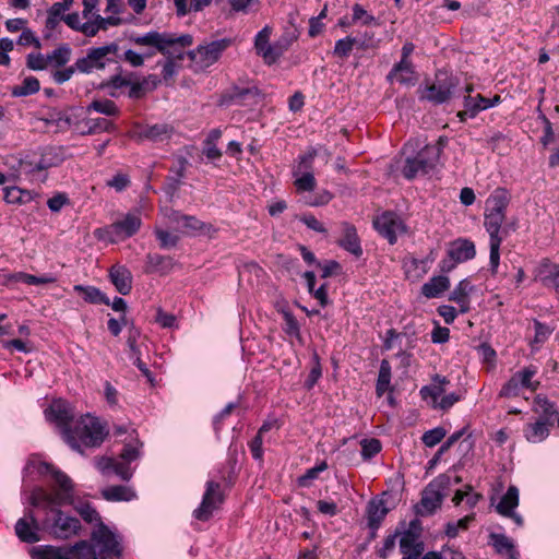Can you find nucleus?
Returning <instances> with one entry per match:
<instances>
[{
	"label": "nucleus",
	"mask_w": 559,
	"mask_h": 559,
	"mask_svg": "<svg viewBox=\"0 0 559 559\" xmlns=\"http://www.w3.org/2000/svg\"><path fill=\"white\" fill-rule=\"evenodd\" d=\"M130 40L139 47H151L167 57L163 64V79L168 84L178 70V61L183 59V49L193 41L191 35L176 36L169 33L147 32L143 35L131 36Z\"/></svg>",
	"instance_id": "f257e3e1"
},
{
	"label": "nucleus",
	"mask_w": 559,
	"mask_h": 559,
	"mask_svg": "<svg viewBox=\"0 0 559 559\" xmlns=\"http://www.w3.org/2000/svg\"><path fill=\"white\" fill-rule=\"evenodd\" d=\"M43 472L51 476L50 491L43 488L34 489L29 497L31 504L37 509H48L72 503L74 486L70 477L49 464L43 465Z\"/></svg>",
	"instance_id": "f03ea898"
},
{
	"label": "nucleus",
	"mask_w": 559,
	"mask_h": 559,
	"mask_svg": "<svg viewBox=\"0 0 559 559\" xmlns=\"http://www.w3.org/2000/svg\"><path fill=\"white\" fill-rule=\"evenodd\" d=\"M107 436L105 427L98 418L83 415L64 430V441L75 451L83 453L84 448L99 447Z\"/></svg>",
	"instance_id": "7ed1b4c3"
},
{
	"label": "nucleus",
	"mask_w": 559,
	"mask_h": 559,
	"mask_svg": "<svg viewBox=\"0 0 559 559\" xmlns=\"http://www.w3.org/2000/svg\"><path fill=\"white\" fill-rule=\"evenodd\" d=\"M141 224V217L138 213H128L122 219L106 227L97 228L94 235L98 240L115 243L136 234Z\"/></svg>",
	"instance_id": "20e7f679"
},
{
	"label": "nucleus",
	"mask_w": 559,
	"mask_h": 559,
	"mask_svg": "<svg viewBox=\"0 0 559 559\" xmlns=\"http://www.w3.org/2000/svg\"><path fill=\"white\" fill-rule=\"evenodd\" d=\"M41 510L47 513L44 525L56 538L68 539L79 534L81 523L76 518L66 514L59 507Z\"/></svg>",
	"instance_id": "39448f33"
},
{
	"label": "nucleus",
	"mask_w": 559,
	"mask_h": 559,
	"mask_svg": "<svg viewBox=\"0 0 559 559\" xmlns=\"http://www.w3.org/2000/svg\"><path fill=\"white\" fill-rule=\"evenodd\" d=\"M459 85V80L452 74L439 71L430 85L420 90V99L435 105H441L451 99Z\"/></svg>",
	"instance_id": "423d86ee"
},
{
	"label": "nucleus",
	"mask_w": 559,
	"mask_h": 559,
	"mask_svg": "<svg viewBox=\"0 0 559 559\" xmlns=\"http://www.w3.org/2000/svg\"><path fill=\"white\" fill-rule=\"evenodd\" d=\"M450 484L451 478L447 474H440L431 480L423 491L420 502L416 507L417 514L421 516L430 515L439 509Z\"/></svg>",
	"instance_id": "0eeeda50"
},
{
	"label": "nucleus",
	"mask_w": 559,
	"mask_h": 559,
	"mask_svg": "<svg viewBox=\"0 0 559 559\" xmlns=\"http://www.w3.org/2000/svg\"><path fill=\"white\" fill-rule=\"evenodd\" d=\"M92 546L96 552V559H114L121 555V546L117 536L103 523L92 532Z\"/></svg>",
	"instance_id": "6e6552de"
},
{
	"label": "nucleus",
	"mask_w": 559,
	"mask_h": 559,
	"mask_svg": "<svg viewBox=\"0 0 559 559\" xmlns=\"http://www.w3.org/2000/svg\"><path fill=\"white\" fill-rule=\"evenodd\" d=\"M504 219L506 217L501 215L487 212L484 214V226L489 234V270L492 275L497 274L499 267L500 246L503 240L502 236H500V233H506V230L502 229Z\"/></svg>",
	"instance_id": "1a4fd4ad"
},
{
	"label": "nucleus",
	"mask_w": 559,
	"mask_h": 559,
	"mask_svg": "<svg viewBox=\"0 0 559 559\" xmlns=\"http://www.w3.org/2000/svg\"><path fill=\"white\" fill-rule=\"evenodd\" d=\"M119 50L116 43H110L102 47L91 48L86 56L76 60L78 71L81 73H92L95 70H103L108 63L115 62L111 56Z\"/></svg>",
	"instance_id": "9d476101"
},
{
	"label": "nucleus",
	"mask_w": 559,
	"mask_h": 559,
	"mask_svg": "<svg viewBox=\"0 0 559 559\" xmlns=\"http://www.w3.org/2000/svg\"><path fill=\"white\" fill-rule=\"evenodd\" d=\"M438 150L435 147H423L415 157H407L402 168L403 176L412 180L419 175L428 174L438 163Z\"/></svg>",
	"instance_id": "9b49d317"
},
{
	"label": "nucleus",
	"mask_w": 559,
	"mask_h": 559,
	"mask_svg": "<svg viewBox=\"0 0 559 559\" xmlns=\"http://www.w3.org/2000/svg\"><path fill=\"white\" fill-rule=\"evenodd\" d=\"M38 559H96L92 545L82 540L72 547L45 546L37 550Z\"/></svg>",
	"instance_id": "f8f14e48"
},
{
	"label": "nucleus",
	"mask_w": 559,
	"mask_h": 559,
	"mask_svg": "<svg viewBox=\"0 0 559 559\" xmlns=\"http://www.w3.org/2000/svg\"><path fill=\"white\" fill-rule=\"evenodd\" d=\"M537 370L533 366L525 367L524 369L516 371L501 388L499 392L500 397H516L521 394L522 389H528L532 392L536 391L539 382L532 381Z\"/></svg>",
	"instance_id": "ddd939ff"
},
{
	"label": "nucleus",
	"mask_w": 559,
	"mask_h": 559,
	"mask_svg": "<svg viewBox=\"0 0 559 559\" xmlns=\"http://www.w3.org/2000/svg\"><path fill=\"white\" fill-rule=\"evenodd\" d=\"M231 40L222 38L198 46L194 50L189 52L193 62L201 68H207L215 63L222 53L230 46Z\"/></svg>",
	"instance_id": "4468645a"
},
{
	"label": "nucleus",
	"mask_w": 559,
	"mask_h": 559,
	"mask_svg": "<svg viewBox=\"0 0 559 559\" xmlns=\"http://www.w3.org/2000/svg\"><path fill=\"white\" fill-rule=\"evenodd\" d=\"M223 501L224 496L221 490V485L215 481H207L202 502L193 512L194 518L200 521H207L214 510H216Z\"/></svg>",
	"instance_id": "2eb2a0df"
},
{
	"label": "nucleus",
	"mask_w": 559,
	"mask_h": 559,
	"mask_svg": "<svg viewBox=\"0 0 559 559\" xmlns=\"http://www.w3.org/2000/svg\"><path fill=\"white\" fill-rule=\"evenodd\" d=\"M45 416L59 428L62 436L75 420L71 406L63 400H55L45 411Z\"/></svg>",
	"instance_id": "dca6fc26"
},
{
	"label": "nucleus",
	"mask_w": 559,
	"mask_h": 559,
	"mask_svg": "<svg viewBox=\"0 0 559 559\" xmlns=\"http://www.w3.org/2000/svg\"><path fill=\"white\" fill-rule=\"evenodd\" d=\"M378 233L388 239L390 243L396 241L397 234L403 231V223L399 216L392 212H385L373 221Z\"/></svg>",
	"instance_id": "f3484780"
},
{
	"label": "nucleus",
	"mask_w": 559,
	"mask_h": 559,
	"mask_svg": "<svg viewBox=\"0 0 559 559\" xmlns=\"http://www.w3.org/2000/svg\"><path fill=\"white\" fill-rule=\"evenodd\" d=\"M168 218L171 223L177 224L180 228H182L187 233H203V234H210L215 233L216 229L213 225L206 224L195 216L191 215H185L180 212L173 211Z\"/></svg>",
	"instance_id": "a211bd4d"
},
{
	"label": "nucleus",
	"mask_w": 559,
	"mask_h": 559,
	"mask_svg": "<svg viewBox=\"0 0 559 559\" xmlns=\"http://www.w3.org/2000/svg\"><path fill=\"white\" fill-rule=\"evenodd\" d=\"M15 534L20 540L27 544H34L40 540L38 523L32 511H28L24 518L16 522Z\"/></svg>",
	"instance_id": "6ab92c4d"
},
{
	"label": "nucleus",
	"mask_w": 559,
	"mask_h": 559,
	"mask_svg": "<svg viewBox=\"0 0 559 559\" xmlns=\"http://www.w3.org/2000/svg\"><path fill=\"white\" fill-rule=\"evenodd\" d=\"M447 253L454 261L462 263L472 260L476 254V249L472 240L459 238L450 243Z\"/></svg>",
	"instance_id": "aec40b11"
},
{
	"label": "nucleus",
	"mask_w": 559,
	"mask_h": 559,
	"mask_svg": "<svg viewBox=\"0 0 559 559\" xmlns=\"http://www.w3.org/2000/svg\"><path fill=\"white\" fill-rule=\"evenodd\" d=\"M109 278L121 295L130 294L132 289V274L124 265L116 264L109 270Z\"/></svg>",
	"instance_id": "412c9836"
},
{
	"label": "nucleus",
	"mask_w": 559,
	"mask_h": 559,
	"mask_svg": "<svg viewBox=\"0 0 559 559\" xmlns=\"http://www.w3.org/2000/svg\"><path fill=\"white\" fill-rule=\"evenodd\" d=\"M388 80L396 81L402 85L414 86L417 74L412 62H397L388 74Z\"/></svg>",
	"instance_id": "4be33fe9"
},
{
	"label": "nucleus",
	"mask_w": 559,
	"mask_h": 559,
	"mask_svg": "<svg viewBox=\"0 0 559 559\" xmlns=\"http://www.w3.org/2000/svg\"><path fill=\"white\" fill-rule=\"evenodd\" d=\"M419 527L418 521H412L409 528L400 536V550L402 554H413L419 550L424 551V544L419 542V535L415 532Z\"/></svg>",
	"instance_id": "5701e85b"
},
{
	"label": "nucleus",
	"mask_w": 559,
	"mask_h": 559,
	"mask_svg": "<svg viewBox=\"0 0 559 559\" xmlns=\"http://www.w3.org/2000/svg\"><path fill=\"white\" fill-rule=\"evenodd\" d=\"M490 545L495 551L504 557L506 559H519L520 554L515 548V545L511 538L504 534L491 533L489 535Z\"/></svg>",
	"instance_id": "b1692460"
},
{
	"label": "nucleus",
	"mask_w": 559,
	"mask_h": 559,
	"mask_svg": "<svg viewBox=\"0 0 559 559\" xmlns=\"http://www.w3.org/2000/svg\"><path fill=\"white\" fill-rule=\"evenodd\" d=\"M510 203V193L503 188H497L487 199L485 212L506 217V211Z\"/></svg>",
	"instance_id": "393cba45"
},
{
	"label": "nucleus",
	"mask_w": 559,
	"mask_h": 559,
	"mask_svg": "<svg viewBox=\"0 0 559 559\" xmlns=\"http://www.w3.org/2000/svg\"><path fill=\"white\" fill-rule=\"evenodd\" d=\"M474 286L468 280H462L451 293L449 299L454 301L460 307L461 313H466L471 309L469 294L473 292Z\"/></svg>",
	"instance_id": "a878e982"
},
{
	"label": "nucleus",
	"mask_w": 559,
	"mask_h": 559,
	"mask_svg": "<svg viewBox=\"0 0 559 559\" xmlns=\"http://www.w3.org/2000/svg\"><path fill=\"white\" fill-rule=\"evenodd\" d=\"M174 264V260L170 257L158 253H148L145 260L144 272L147 274L158 272L164 275L173 270Z\"/></svg>",
	"instance_id": "bb28decb"
},
{
	"label": "nucleus",
	"mask_w": 559,
	"mask_h": 559,
	"mask_svg": "<svg viewBox=\"0 0 559 559\" xmlns=\"http://www.w3.org/2000/svg\"><path fill=\"white\" fill-rule=\"evenodd\" d=\"M534 412L538 415V419L550 426L554 425V418L558 414L555 404L542 395H537L534 400Z\"/></svg>",
	"instance_id": "cd10ccee"
},
{
	"label": "nucleus",
	"mask_w": 559,
	"mask_h": 559,
	"mask_svg": "<svg viewBox=\"0 0 559 559\" xmlns=\"http://www.w3.org/2000/svg\"><path fill=\"white\" fill-rule=\"evenodd\" d=\"M472 91L473 86L466 85L465 92L467 93V95L464 97V108H467V112H469V118H475L479 111L490 108V104L488 102V98L480 94L472 96Z\"/></svg>",
	"instance_id": "c85d7f7f"
},
{
	"label": "nucleus",
	"mask_w": 559,
	"mask_h": 559,
	"mask_svg": "<svg viewBox=\"0 0 559 559\" xmlns=\"http://www.w3.org/2000/svg\"><path fill=\"white\" fill-rule=\"evenodd\" d=\"M450 287V280L445 275L431 277L421 286V294L426 298H437Z\"/></svg>",
	"instance_id": "c756f323"
},
{
	"label": "nucleus",
	"mask_w": 559,
	"mask_h": 559,
	"mask_svg": "<svg viewBox=\"0 0 559 559\" xmlns=\"http://www.w3.org/2000/svg\"><path fill=\"white\" fill-rule=\"evenodd\" d=\"M551 426L537 419L535 423L527 424L524 428V437L528 442L538 443L545 440L549 435Z\"/></svg>",
	"instance_id": "7c9ffc66"
},
{
	"label": "nucleus",
	"mask_w": 559,
	"mask_h": 559,
	"mask_svg": "<svg viewBox=\"0 0 559 559\" xmlns=\"http://www.w3.org/2000/svg\"><path fill=\"white\" fill-rule=\"evenodd\" d=\"M388 511L389 510L382 500H371L367 507L368 526L371 528H378Z\"/></svg>",
	"instance_id": "2f4dec72"
},
{
	"label": "nucleus",
	"mask_w": 559,
	"mask_h": 559,
	"mask_svg": "<svg viewBox=\"0 0 559 559\" xmlns=\"http://www.w3.org/2000/svg\"><path fill=\"white\" fill-rule=\"evenodd\" d=\"M519 506V489L515 486H510L507 492L502 496L496 510L499 514H511L512 511Z\"/></svg>",
	"instance_id": "473e14b6"
},
{
	"label": "nucleus",
	"mask_w": 559,
	"mask_h": 559,
	"mask_svg": "<svg viewBox=\"0 0 559 559\" xmlns=\"http://www.w3.org/2000/svg\"><path fill=\"white\" fill-rule=\"evenodd\" d=\"M449 380L445 377L437 374L430 385H426L420 390L423 399L431 397L433 403H438L445 392V384Z\"/></svg>",
	"instance_id": "72a5a7b5"
},
{
	"label": "nucleus",
	"mask_w": 559,
	"mask_h": 559,
	"mask_svg": "<svg viewBox=\"0 0 559 559\" xmlns=\"http://www.w3.org/2000/svg\"><path fill=\"white\" fill-rule=\"evenodd\" d=\"M170 131H171V129L167 124L159 123V124L147 126V127L141 129L139 131L138 135L140 139H146V140L156 142V141H163L164 139L168 138L170 134Z\"/></svg>",
	"instance_id": "f704fd0d"
},
{
	"label": "nucleus",
	"mask_w": 559,
	"mask_h": 559,
	"mask_svg": "<svg viewBox=\"0 0 559 559\" xmlns=\"http://www.w3.org/2000/svg\"><path fill=\"white\" fill-rule=\"evenodd\" d=\"M102 496L107 501H129L135 495L129 487L110 486L102 490Z\"/></svg>",
	"instance_id": "c9c22d12"
},
{
	"label": "nucleus",
	"mask_w": 559,
	"mask_h": 559,
	"mask_svg": "<svg viewBox=\"0 0 559 559\" xmlns=\"http://www.w3.org/2000/svg\"><path fill=\"white\" fill-rule=\"evenodd\" d=\"M74 290L80 293L84 300L91 304L109 305V299L98 288L93 286L75 285Z\"/></svg>",
	"instance_id": "e433bc0d"
},
{
	"label": "nucleus",
	"mask_w": 559,
	"mask_h": 559,
	"mask_svg": "<svg viewBox=\"0 0 559 559\" xmlns=\"http://www.w3.org/2000/svg\"><path fill=\"white\" fill-rule=\"evenodd\" d=\"M391 383V365L388 360H382L380 364L376 392L378 396H382L389 389Z\"/></svg>",
	"instance_id": "4c0bfd02"
},
{
	"label": "nucleus",
	"mask_w": 559,
	"mask_h": 559,
	"mask_svg": "<svg viewBox=\"0 0 559 559\" xmlns=\"http://www.w3.org/2000/svg\"><path fill=\"white\" fill-rule=\"evenodd\" d=\"M71 48L67 45L56 48L48 53V64L53 68H61L66 66L71 59Z\"/></svg>",
	"instance_id": "58836bf2"
},
{
	"label": "nucleus",
	"mask_w": 559,
	"mask_h": 559,
	"mask_svg": "<svg viewBox=\"0 0 559 559\" xmlns=\"http://www.w3.org/2000/svg\"><path fill=\"white\" fill-rule=\"evenodd\" d=\"M542 281L546 286H554L559 290V265L554 263H545L542 266Z\"/></svg>",
	"instance_id": "ea45409f"
},
{
	"label": "nucleus",
	"mask_w": 559,
	"mask_h": 559,
	"mask_svg": "<svg viewBox=\"0 0 559 559\" xmlns=\"http://www.w3.org/2000/svg\"><path fill=\"white\" fill-rule=\"evenodd\" d=\"M39 88V81L35 76H27L21 85L13 88L12 94L14 96H27L37 93Z\"/></svg>",
	"instance_id": "a19ab883"
},
{
	"label": "nucleus",
	"mask_w": 559,
	"mask_h": 559,
	"mask_svg": "<svg viewBox=\"0 0 559 559\" xmlns=\"http://www.w3.org/2000/svg\"><path fill=\"white\" fill-rule=\"evenodd\" d=\"M96 111L106 116H116L119 110L116 104L110 99H96L93 100L87 107V111Z\"/></svg>",
	"instance_id": "79ce46f5"
},
{
	"label": "nucleus",
	"mask_w": 559,
	"mask_h": 559,
	"mask_svg": "<svg viewBox=\"0 0 559 559\" xmlns=\"http://www.w3.org/2000/svg\"><path fill=\"white\" fill-rule=\"evenodd\" d=\"M360 455L364 461L372 459L381 451V442L376 438H364L360 440Z\"/></svg>",
	"instance_id": "37998d69"
},
{
	"label": "nucleus",
	"mask_w": 559,
	"mask_h": 559,
	"mask_svg": "<svg viewBox=\"0 0 559 559\" xmlns=\"http://www.w3.org/2000/svg\"><path fill=\"white\" fill-rule=\"evenodd\" d=\"M294 186L297 192H310L317 187V180L312 171H306L295 177Z\"/></svg>",
	"instance_id": "c03bdc74"
},
{
	"label": "nucleus",
	"mask_w": 559,
	"mask_h": 559,
	"mask_svg": "<svg viewBox=\"0 0 559 559\" xmlns=\"http://www.w3.org/2000/svg\"><path fill=\"white\" fill-rule=\"evenodd\" d=\"M74 509L87 523H96L97 526L102 522L98 512L88 502H78Z\"/></svg>",
	"instance_id": "a18cd8bd"
},
{
	"label": "nucleus",
	"mask_w": 559,
	"mask_h": 559,
	"mask_svg": "<svg viewBox=\"0 0 559 559\" xmlns=\"http://www.w3.org/2000/svg\"><path fill=\"white\" fill-rule=\"evenodd\" d=\"M534 329L535 335L531 343L532 347L538 349L542 344H544L550 334L552 333V329L538 320H534Z\"/></svg>",
	"instance_id": "49530a36"
},
{
	"label": "nucleus",
	"mask_w": 559,
	"mask_h": 559,
	"mask_svg": "<svg viewBox=\"0 0 559 559\" xmlns=\"http://www.w3.org/2000/svg\"><path fill=\"white\" fill-rule=\"evenodd\" d=\"M328 468V464L325 462H321L306 471L300 477H298V485L300 487H309L312 485V481L319 478V475Z\"/></svg>",
	"instance_id": "de8ad7c7"
},
{
	"label": "nucleus",
	"mask_w": 559,
	"mask_h": 559,
	"mask_svg": "<svg viewBox=\"0 0 559 559\" xmlns=\"http://www.w3.org/2000/svg\"><path fill=\"white\" fill-rule=\"evenodd\" d=\"M316 154V151L311 150L299 157L298 164L293 169L294 177L299 176V174H305L306 171H312Z\"/></svg>",
	"instance_id": "09e8293b"
},
{
	"label": "nucleus",
	"mask_w": 559,
	"mask_h": 559,
	"mask_svg": "<svg viewBox=\"0 0 559 559\" xmlns=\"http://www.w3.org/2000/svg\"><path fill=\"white\" fill-rule=\"evenodd\" d=\"M474 520V514L466 515L460 519L456 522H449L445 525V535L449 538H454L459 535V532L462 530H467L469 523Z\"/></svg>",
	"instance_id": "8fccbe9b"
},
{
	"label": "nucleus",
	"mask_w": 559,
	"mask_h": 559,
	"mask_svg": "<svg viewBox=\"0 0 559 559\" xmlns=\"http://www.w3.org/2000/svg\"><path fill=\"white\" fill-rule=\"evenodd\" d=\"M233 12L247 14L259 9V0H227Z\"/></svg>",
	"instance_id": "3c124183"
},
{
	"label": "nucleus",
	"mask_w": 559,
	"mask_h": 559,
	"mask_svg": "<svg viewBox=\"0 0 559 559\" xmlns=\"http://www.w3.org/2000/svg\"><path fill=\"white\" fill-rule=\"evenodd\" d=\"M142 447V442L140 440L134 439L133 441L127 443L123 450L120 453V459L131 463L139 459L140 456V448Z\"/></svg>",
	"instance_id": "603ef678"
},
{
	"label": "nucleus",
	"mask_w": 559,
	"mask_h": 559,
	"mask_svg": "<svg viewBox=\"0 0 559 559\" xmlns=\"http://www.w3.org/2000/svg\"><path fill=\"white\" fill-rule=\"evenodd\" d=\"M155 236L162 249H170L177 246L179 237L162 228H155Z\"/></svg>",
	"instance_id": "864d4df0"
},
{
	"label": "nucleus",
	"mask_w": 559,
	"mask_h": 559,
	"mask_svg": "<svg viewBox=\"0 0 559 559\" xmlns=\"http://www.w3.org/2000/svg\"><path fill=\"white\" fill-rule=\"evenodd\" d=\"M445 435H447V431L444 428L436 427L433 429L426 431L423 435L421 440L426 447L432 448V447L437 445L439 442H441V440L445 437Z\"/></svg>",
	"instance_id": "5fc2aeb1"
},
{
	"label": "nucleus",
	"mask_w": 559,
	"mask_h": 559,
	"mask_svg": "<svg viewBox=\"0 0 559 559\" xmlns=\"http://www.w3.org/2000/svg\"><path fill=\"white\" fill-rule=\"evenodd\" d=\"M147 48H148V51L145 52L144 55H140L131 49L127 50L123 56L124 61L129 62L132 67H135V68L143 66L144 59L153 57L157 51L154 48H151V47H147Z\"/></svg>",
	"instance_id": "6e6d98bb"
},
{
	"label": "nucleus",
	"mask_w": 559,
	"mask_h": 559,
	"mask_svg": "<svg viewBox=\"0 0 559 559\" xmlns=\"http://www.w3.org/2000/svg\"><path fill=\"white\" fill-rule=\"evenodd\" d=\"M271 28L269 26L263 27L255 36L254 47L257 49L258 55L263 58V53L267 49L271 37Z\"/></svg>",
	"instance_id": "4d7b16f0"
},
{
	"label": "nucleus",
	"mask_w": 559,
	"mask_h": 559,
	"mask_svg": "<svg viewBox=\"0 0 559 559\" xmlns=\"http://www.w3.org/2000/svg\"><path fill=\"white\" fill-rule=\"evenodd\" d=\"M26 64L34 71H41L48 68V56L40 52L29 53L26 59Z\"/></svg>",
	"instance_id": "13d9d810"
},
{
	"label": "nucleus",
	"mask_w": 559,
	"mask_h": 559,
	"mask_svg": "<svg viewBox=\"0 0 559 559\" xmlns=\"http://www.w3.org/2000/svg\"><path fill=\"white\" fill-rule=\"evenodd\" d=\"M111 471L124 481L130 480L133 475V471L130 467V463L123 460L118 461L114 459Z\"/></svg>",
	"instance_id": "bf43d9fd"
},
{
	"label": "nucleus",
	"mask_w": 559,
	"mask_h": 559,
	"mask_svg": "<svg viewBox=\"0 0 559 559\" xmlns=\"http://www.w3.org/2000/svg\"><path fill=\"white\" fill-rule=\"evenodd\" d=\"M75 71H78L76 62L61 70L56 68V70L51 71V78L57 84H63L73 76Z\"/></svg>",
	"instance_id": "052dcab7"
},
{
	"label": "nucleus",
	"mask_w": 559,
	"mask_h": 559,
	"mask_svg": "<svg viewBox=\"0 0 559 559\" xmlns=\"http://www.w3.org/2000/svg\"><path fill=\"white\" fill-rule=\"evenodd\" d=\"M284 51H285V47L280 43L270 45L267 47V49L265 50V52L263 53V60L265 63L272 64L280 59V57L284 53Z\"/></svg>",
	"instance_id": "680f3d73"
},
{
	"label": "nucleus",
	"mask_w": 559,
	"mask_h": 559,
	"mask_svg": "<svg viewBox=\"0 0 559 559\" xmlns=\"http://www.w3.org/2000/svg\"><path fill=\"white\" fill-rule=\"evenodd\" d=\"M352 22H360L364 25L376 23L374 17L369 14L360 4H355L353 8Z\"/></svg>",
	"instance_id": "e2e57ef3"
},
{
	"label": "nucleus",
	"mask_w": 559,
	"mask_h": 559,
	"mask_svg": "<svg viewBox=\"0 0 559 559\" xmlns=\"http://www.w3.org/2000/svg\"><path fill=\"white\" fill-rule=\"evenodd\" d=\"M4 192V201L10 204H19L24 200L25 192L17 187H7L3 190Z\"/></svg>",
	"instance_id": "0e129e2a"
},
{
	"label": "nucleus",
	"mask_w": 559,
	"mask_h": 559,
	"mask_svg": "<svg viewBox=\"0 0 559 559\" xmlns=\"http://www.w3.org/2000/svg\"><path fill=\"white\" fill-rule=\"evenodd\" d=\"M321 374H322L321 365L319 362L318 355L314 354L313 355V365H312L311 370L308 374V378L305 382V385L308 389H311L317 383V381L319 380Z\"/></svg>",
	"instance_id": "69168bd1"
},
{
	"label": "nucleus",
	"mask_w": 559,
	"mask_h": 559,
	"mask_svg": "<svg viewBox=\"0 0 559 559\" xmlns=\"http://www.w3.org/2000/svg\"><path fill=\"white\" fill-rule=\"evenodd\" d=\"M332 56L340 61L346 59L349 56V36L340 39L336 43Z\"/></svg>",
	"instance_id": "338daca9"
},
{
	"label": "nucleus",
	"mask_w": 559,
	"mask_h": 559,
	"mask_svg": "<svg viewBox=\"0 0 559 559\" xmlns=\"http://www.w3.org/2000/svg\"><path fill=\"white\" fill-rule=\"evenodd\" d=\"M94 20L97 24L98 31H106L109 26H118L122 24V20L119 16L110 14L107 17L96 14Z\"/></svg>",
	"instance_id": "774afa93"
}]
</instances>
